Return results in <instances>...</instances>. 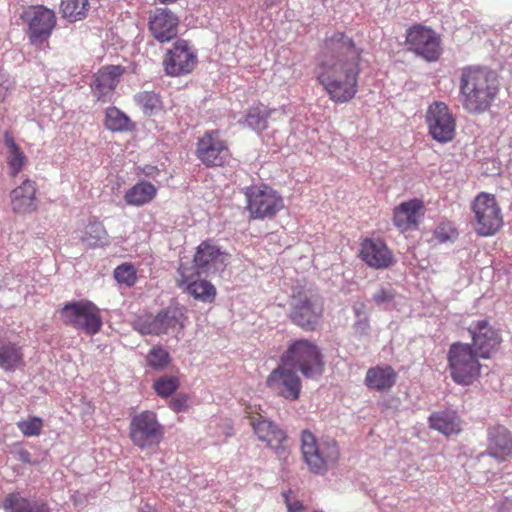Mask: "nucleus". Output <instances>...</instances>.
Here are the masks:
<instances>
[{"label":"nucleus","mask_w":512,"mask_h":512,"mask_svg":"<svg viewBox=\"0 0 512 512\" xmlns=\"http://www.w3.org/2000/svg\"><path fill=\"white\" fill-rule=\"evenodd\" d=\"M362 53L344 32L326 34L315 57L314 74L334 103H348L358 93Z\"/></svg>","instance_id":"nucleus-1"},{"label":"nucleus","mask_w":512,"mask_h":512,"mask_svg":"<svg viewBox=\"0 0 512 512\" xmlns=\"http://www.w3.org/2000/svg\"><path fill=\"white\" fill-rule=\"evenodd\" d=\"M499 91L497 73L486 66H466L459 77L458 100L470 114L489 110Z\"/></svg>","instance_id":"nucleus-2"},{"label":"nucleus","mask_w":512,"mask_h":512,"mask_svg":"<svg viewBox=\"0 0 512 512\" xmlns=\"http://www.w3.org/2000/svg\"><path fill=\"white\" fill-rule=\"evenodd\" d=\"M280 362L295 372L299 371L307 379H319L325 370L320 348L305 338L292 341L282 353Z\"/></svg>","instance_id":"nucleus-3"},{"label":"nucleus","mask_w":512,"mask_h":512,"mask_svg":"<svg viewBox=\"0 0 512 512\" xmlns=\"http://www.w3.org/2000/svg\"><path fill=\"white\" fill-rule=\"evenodd\" d=\"M324 300L312 290H302L292 295L289 302L290 321L305 332L316 331L323 320Z\"/></svg>","instance_id":"nucleus-4"},{"label":"nucleus","mask_w":512,"mask_h":512,"mask_svg":"<svg viewBox=\"0 0 512 512\" xmlns=\"http://www.w3.org/2000/svg\"><path fill=\"white\" fill-rule=\"evenodd\" d=\"M229 263V254L220 250L210 241H203L197 247L193 264H180L178 273L187 281L194 277L212 276L222 273Z\"/></svg>","instance_id":"nucleus-5"},{"label":"nucleus","mask_w":512,"mask_h":512,"mask_svg":"<svg viewBox=\"0 0 512 512\" xmlns=\"http://www.w3.org/2000/svg\"><path fill=\"white\" fill-rule=\"evenodd\" d=\"M301 452L309 471L317 475H324L339 458V449L334 440L317 442L309 430L301 433Z\"/></svg>","instance_id":"nucleus-6"},{"label":"nucleus","mask_w":512,"mask_h":512,"mask_svg":"<svg viewBox=\"0 0 512 512\" xmlns=\"http://www.w3.org/2000/svg\"><path fill=\"white\" fill-rule=\"evenodd\" d=\"M480 358L470 344L456 342L448 350V367L452 380L460 385L468 386L480 374Z\"/></svg>","instance_id":"nucleus-7"},{"label":"nucleus","mask_w":512,"mask_h":512,"mask_svg":"<svg viewBox=\"0 0 512 512\" xmlns=\"http://www.w3.org/2000/svg\"><path fill=\"white\" fill-rule=\"evenodd\" d=\"M164 436V428L153 411L145 410L134 415L129 424V438L132 443L142 449H150L159 445Z\"/></svg>","instance_id":"nucleus-8"},{"label":"nucleus","mask_w":512,"mask_h":512,"mask_svg":"<svg viewBox=\"0 0 512 512\" xmlns=\"http://www.w3.org/2000/svg\"><path fill=\"white\" fill-rule=\"evenodd\" d=\"M247 210L253 219L272 218L284 204L281 196L266 185H252L244 189Z\"/></svg>","instance_id":"nucleus-9"},{"label":"nucleus","mask_w":512,"mask_h":512,"mask_svg":"<svg viewBox=\"0 0 512 512\" xmlns=\"http://www.w3.org/2000/svg\"><path fill=\"white\" fill-rule=\"evenodd\" d=\"M60 316L66 325L89 335L96 334L102 326L99 311L91 302H68L60 310Z\"/></svg>","instance_id":"nucleus-10"},{"label":"nucleus","mask_w":512,"mask_h":512,"mask_svg":"<svg viewBox=\"0 0 512 512\" xmlns=\"http://www.w3.org/2000/svg\"><path fill=\"white\" fill-rule=\"evenodd\" d=\"M475 230L481 236H491L502 226L501 209L494 196L480 193L472 203Z\"/></svg>","instance_id":"nucleus-11"},{"label":"nucleus","mask_w":512,"mask_h":512,"mask_svg":"<svg viewBox=\"0 0 512 512\" xmlns=\"http://www.w3.org/2000/svg\"><path fill=\"white\" fill-rule=\"evenodd\" d=\"M195 155L205 167L212 168L223 166L230 157V151L219 131L209 130L198 138Z\"/></svg>","instance_id":"nucleus-12"},{"label":"nucleus","mask_w":512,"mask_h":512,"mask_svg":"<svg viewBox=\"0 0 512 512\" xmlns=\"http://www.w3.org/2000/svg\"><path fill=\"white\" fill-rule=\"evenodd\" d=\"M183 320L182 309L169 306L156 316L140 321L137 330L143 335L176 334L184 328Z\"/></svg>","instance_id":"nucleus-13"},{"label":"nucleus","mask_w":512,"mask_h":512,"mask_svg":"<svg viewBox=\"0 0 512 512\" xmlns=\"http://www.w3.org/2000/svg\"><path fill=\"white\" fill-rule=\"evenodd\" d=\"M23 19L28 24V39L35 46L46 43L56 26L54 11L44 6L31 7L24 13Z\"/></svg>","instance_id":"nucleus-14"},{"label":"nucleus","mask_w":512,"mask_h":512,"mask_svg":"<svg viewBox=\"0 0 512 512\" xmlns=\"http://www.w3.org/2000/svg\"><path fill=\"white\" fill-rule=\"evenodd\" d=\"M406 45L409 51L426 61H437L441 55L440 38L431 28L414 25L407 30Z\"/></svg>","instance_id":"nucleus-15"},{"label":"nucleus","mask_w":512,"mask_h":512,"mask_svg":"<svg viewBox=\"0 0 512 512\" xmlns=\"http://www.w3.org/2000/svg\"><path fill=\"white\" fill-rule=\"evenodd\" d=\"M426 122L431 137L440 142H450L455 136V119L444 102H433L427 110Z\"/></svg>","instance_id":"nucleus-16"},{"label":"nucleus","mask_w":512,"mask_h":512,"mask_svg":"<svg viewBox=\"0 0 512 512\" xmlns=\"http://www.w3.org/2000/svg\"><path fill=\"white\" fill-rule=\"evenodd\" d=\"M468 331L472 338L471 347L480 358L488 359L498 350L502 341L501 335L488 320L472 322Z\"/></svg>","instance_id":"nucleus-17"},{"label":"nucleus","mask_w":512,"mask_h":512,"mask_svg":"<svg viewBox=\"0 0 512 512\" xmlns=\"http://www.w3.org/2000/svg\"><path fill=\"white\" fill-rule=\"evenodd\" d=\"M266 385L274 394L289 401L298 400L302 389L300 377L294 370L283 364L271 371Z\"/></svg>","instance_id":"nucleus-18"},{"label":"nucleus","mask_w":512,"mask_h":512,"mask_svg":"<svg viewBox=\"0 0 512 512\" xmlns=\"http://www.w3.org/2000/svg\"><path fill=\"white\" fill-rule=\"evenodd\" d=\"M163 64L167 75H185L192 72L196 66L197 56L186 40L178 39L173 48L166 53Z\"/></svg>","instance_id":"nucleus-19"},{"label":"nucleus","mask_w":512,"mask_h":512,"mask_svg":"<svg viewBox=\"0 0 512 512\" xmlns=\"http://www.w3.org/2000/svg\"><path fill=\"white\" fill-rule=\"evenodd\" d=\"M251 425L259 440L265 442L279 458L288 456V437L283 429L261 416L253 419Z\"/></svg>","instance_id":"nucleus-20"},{"label":"nucleus","mask_w":512,"mask_h":512,"mask_svg":"<svg viewBox=\"0 0 512 512\" xmlns=\"http://www.w3.org/2000/svg\"><path fill=\"white\" fill-rule=\"evenodd\" d=\"M178 17L168 8H156L149 17V31L160 43L169 42L178 34Z\"/></svg>","instance_id":"nucleus-21"},{"label":"nucleus","mask_w":512,"mask_h":512,"mask_svg":"<svg viewBox=\"0 0 512 512\" xmlns=\"http://www.w3.org/2000/svg\"><path fill=\"white\" fill-rule=\"evenodd\" d=\"M487 441L488 446L485 454L499 462L504 461L512 453V435L503 425L488 427Z\"/></svg>","instance_id":"nucleus-22"},{"label":"nucleus","mask_w":512,"mask_h":512,"mask_svg":"<svg viewBox=\"0 0 512 512\" xmlns=\"http://www.w3.org/2000/svg\"><path fill=\"white\" fill-rule=\"evenodd\" d=\"M360 255L368 266L376 269L388 268L394 261L392 252L381 240L366 239L361 245Z\"/></svg>","instance_id":"nucleus-23"},{"label":"nucleus","mask_w":512,"mask_h":512,"mask_svg":"<svg viewBox=\"0 0 512 512\" xmlns=\"http://www.w3.org/2000/svg\"><path fill=\"white\" fill-rule=\"evenodd\" d=\"M36 183L26 179L10 193L12 209L16 213H29L37 208Z\"/></svg>","instance_id":"nucleus-24"},{"label":"nucleus","mask_w":512,"mask_h":512,"mask_svg":"<svg viewBox=\"0 0 512 512\" xmlns=\"http://www.w3.org/2000/svg\"><path fill=\"white\" fill-rule=\"evenodd\" d=\"M397 381V373L390 365H378L367 370L365 385L379 392L390 390Z\"/></svg>","instance_id":"nucleus-25"},{"label":"nucleus","mask_w":512,"mask_h":512,"mask_svg":"<svg viewBox=\"0 0 512 512\" xmlns=\"http://www.w3.org/2000/svg\"><path fill=\"white\" fill-rule=\"evenodd\" d=\"M422 208L419 200L401 203L394 209L393 223L401 231H407L417 226V215Z\"/></svg>","instance_id":"nucleus-26"},{"label":"nucleus","mask_w":512,"mask_h":512,"mask_svg":"<svg viewBox=\"0 0 512 512\" xmlns=\"http://www.w3.org/2000/svg\"><path fill=\"white\" fill-rule=\"evenodd\" d=\"M429 426L440 433L449 436L461 431V420L453 410L433 412L428 418Z\"/></svg>","instance_id":"nucleus-27"},{"label":"nucleus","mask_w":512,"mask_h":512,"mask_svg":"<svg viewBox=\"0 0 512 512\" xmlns=\"http://www.w3.org/2000/svg\"><path fill=\"white\" fill-rule=\"evenodd\" d=\"M157 193V188L150 182L140 181L128 189L124 200L128 205L142 206L151 202Z\"/></svg>","instance_id":"nucleus-28"},{"label":"nucleus","mask_w":512,"mask_h":512,"mask_svg":"<svg viewBox=\"0 0 512 512\" xmlns=\"http://www.w3.org/2000/svg\"><path fill=\"white\" fill-rule=\"evenodd\" d=\"M23 363L20 347L11 342L0 343V368L14 372Z\"/></svg>","instance_id":"nucleus-29"},{"label":"nucleus","mask_w":512,"mask_h":512,"mask_svg":"<svg viewBox=\"0 0 512 512\" xmlns=\"http://www.w3.org/2000/svg\"><path fill=\"white\" fill-rule=\"evenodd\" d=\"M122 70L119 66H107L95 76L93 86L101 93L107 94L114 90L119 82Z\"/></svg>","instance_id":"nucleus-30"},{"label":"nucleus","mask_w":512,"mask_h":512,"mask_svg":"<svg viewBox=\"0 0 512 512\" xmlns=\"http://www.w3.org/2000/svg\"><path fill=\"white\" fill-rule=\"evenodd\" d=\"M197 278L198 277H194L188 281L185 278H182V281L187 283V293L202 302H213L216 297V288L210 282L206 280H198Z\"/></svg>","instance_id":"nucleus-31"},{"label":"nucleus","mask_w":512,"mask_h":512,"mask_svg":"<svg viewBox=\"0 0 512 512\" xmlns=\"http://www.w3.org/2000/svg\"><path fill=\"white\" fill-rule=\"evenodd\" d=\"M3 140L4 145L8 149L7 160L11 169V173L12 175H16L24 166L26 157L19 146L15 143L13 136L8 131H5Z\"/></svg>","instance_id":"nucleus-32"},{"label":"nucleus","mask_w":512,"mask_h":512,"mask_svg":"<svg viewBox=\"0 0 512 512\" xmlns=\"http://www.w3.org/2000/svg\"><path fill=\"white\" fill-rule=\"evenodd\" d=\"M105 127L112 132H122L131 129L130 118L116 107H108L105 112Z\"/></svg>","instance_id":"nucleus-33"},{"label":"nucleus","mask_w":512,"mask_h":512,"mask_svg":"<svg viewBox=\"0 0 512 512\" xmlns=\"http://www.w3.org/2000/svg\"><path fill=\"white\" fill-rule=\"evenodd\" d=\"M88 0H62L60 10L63 18L70 22L84 19L88 13Z\"/></svg>","instance_id":"nucleus-34"},{"label":"nucleus","mask_w":512,"mask_h":512,"mask_svg":"<svg viewBox=\"0 0 512 512\" xmlns=\"http://www.w3.org/2000/svg\"><path fill=\"white\" fill-rule=\"evenodd\" d=\"M268 117L265 108L254 107L247 112L244 123L255 131H262L267 128Z\"/></svg>","instance_id":"nucleus-35"},{"label":"nucleus","mask_w":512,"mask_h":512,"mask_svg":"<svg viewBox=\"0 0 512 512\" xmlns=\"http://www.w3.org/2000/svg\"><path fill=\"white\" fill-rule=\"evenodd\" d=\"M398 294L391 286H381L372 296V301L385 310H391L396 303Z\"/></svg>","instance_id":"nucleus-36"},{"label":"nucleus","mask_w":512,"mask_h":512,"mask_svg":"<svg viewBox=\"0 0 512 512\" xmlns=\"http://www.w3.org/2000/svg\"><path fill=\"white\" fill-rule=\"evenodd\" d=\"M134 100L146 115H152L160 106L159 96L152 91L139 92L134 96Z\"/></svg>","instance_id":"nucleus-37"},{"label":"nucleus","mask_w":512,"mask_h":512,"mask_svg":"<svg viewBox=\"0 0 512 512\" xmlns=\"http://www.w3.org/2000/svg\"><path fill=\"white\" fill-rule=\"evenodd\" d=\"M171 361L169 352L162 346H154L147 355L149 366L155 370L164 369Z\"/></svg>","instance_id":"nucleus-38"},{"label":"nucleus","mask_w":512,"mask_h":512,"mask_svg":"<svg viewBox=\"0 0 512 512\" xmlns=\"http://www.w3.org/2000/svg\"><path fill=\"white\" fill-rule=\"evenodd\" d=\"M84 239L91 246L104 244L107 239V233L103 224L100 222H90L85 228Z\"/></svg>","instance_id":"nucleus-39"},{"label":"nucleus","mask_w":512,"mask_h":512,"mask_svg":"<svg viewBox=\"0 0 512 512\" xmlns=\"http://www.w3.org/2000/svg\"><path fill=\"white\" fill-rule=\"evenodd\" d=\"M17 428L26 437L39 436L43 429V420L37 416H30L16 423Z\"/></svg>","instance_id":"nucleus-40"},{"label":"nucleus","mask_w":512,"mask_h":512,"mask_svg":"<svg viewBox=\"0 0 512 512\" xmlns=\"http://www.w3.org/2000/svg\"><path fill=\"white\" fill-rule=\"evenodd\" d=\"M114 278L118 283L132 287L137 281L136 270L132 264L123 263L115 268Z\"/></svg>","instance_id":"nucleus-41"},{"label":"nucleus","mask_w":512,"mask_h":512,"mask_svg":"<svg viewBox=\"0 0 512 512\" xmlns=\"http://www.w3.org/2000/svg\"><path fill=\"white\" fill-rule=\"evenodd\" d=\"M179 387V380L175 376H162L154 382V389L161 397L172 395Z\"/></svg>","instance_id":"nucleus-42"},{"label":"nucleus","mask_w":512,"mask_h":512,"mask_svg":"<svg viewBox=\"0 0 512 512\" xmlns=\"http://www.w3.org/2000/svg\"><path fill=\"white\" fill-rule=\"evenodd\" d=\"M25 501L26 498L20 492H12L3 498L1 507L5 512H23Z\"/></svg>","instance_id":"nucleus-43"},{"label":"nucleus","mask_w":512,"mask_h":512,"mask_svg":"<svg viewBox=\"0 0 512 512\" xmlns=\"http://www.w3.org/2000/svg\"><path fill=\"white\" fill-rule=\"evenodd\" d=\"M352 328L354 336L358 339L368 338L370 335V324L366 316L355 321Z\"/></svg>","instance_id":"nucleus-44"},{"label":"nucleus","mask_w":512,"mask_h":512,"mask_svg":"<svg viewBox=\"0 0 512 512\" xmlns=\"http://www.w3.org/2000/svg\"><path fill=\"white\" fill-rule=\"evenodd\" d=\"M23 512H51V509L44 499H28L25 501Z\"/></svg>","instance_id":"nucleus-45"},{"label":"nucleus","mask_w":512,"mask_h":512,"mask_svg":"<svg viewBox=\"0 0 512 512\" xmlns=\"http://www.w3.org/2000/svg\"><path fill=\"white\" fill-rule=\"evenodd\" d=\"M188 406V398L186 395H178L171 399L170 408L174 412H182L186 410Z\"/></svg>","instance_id":"nucleus-46"},{"label":"nucleus","mask_w":512,"mask_h":512,"mask_svg":"<svg viewBox=\"0 0 512 512\" xmlns=\"http://www.w3.org/2000/svg\"><path fill=\"white\" fill-rule=\"evenodd\" d=\"M18 459L25 464L32 463V455L27 449H21L18 451Z\"/></svg>","instance_id":"nucleus-47"},{"label":"nucleus","mask_w":512,"mask_h":512,"mask_svg":"<svg viewBox=\"0 0 512 512\" xmlns=\"http://www.w3.org/2000/svg\"><path fill=\"white\" fill-rule=\"evenodd\" d=\"M435 238L440 242V243H444L446 242L447 240L450 239L449 235L444 232L443 228H438L436 231H435Z\"/></svg>","instance_id":"nucleus-48"},{"label":"nucleus","mask_w":512,"mask_h":512,"mask_svg":"<svg viewBox=\"0 0 512 512\" xmlns=\"http://www.w3.org/2000/svg\"><path fill=\"white\" fill-rule=\"evenodd\" d=\"M143 172L146 176L148 177H155L156 175L159 174V169L155 166H151V165H147L145 166V168L143 169Z\"/></svg>","instance_id":"nucleus-49"},{"label":"nucleus","mask_w":512,"mask_h":512,"mask_svg":"<svg viewBox=\"0 0 512 512\" xmlns=\"http://www.w3.org/2000/svg\"><path fill=\"white\" fill-rule=\"evenodd\" d=\"M302 509V504L300 502H295L293 504L288 505L289 512H298Z\"/></svg>","instance_id":"nucleus-50"},{"label":"nucleus","mask_w":512,"mask_h":512,"mask_svg":"<svg viewBox=\"0 0 512 512\" xmlns=\"http://www.w3.org/2000/svg\"><path fill=\"white\" fill-rule=\"evenodd\" d=\"M353 310L355 312V315L358 317V319L363 318L362 315V307L354 306Z\"/></svg>","instance_id":"nucleus-51"},{"label":"nucleus","mask_w":512,"mask_h":512,"mask_svg":"<svg viewBox=\"0 0 512 512\" xmlns=\"http://www.w3.org/2000/svg\"><path fill=\"white\" fill-rule=\"evenodd\" d=\"M7 90L8 88L0 87V102H2L5 99Z\"/></svg>","instance_id":"nucleus-52"},{"label":"nucleus","mask_w":512,"mask_h":512,"mask_svg":"<svg viewBox=\"0 0 512 512\" xmlns=\"http://www.w3.org/2000/svg\"><path fill=\"white\" fill-rule=\"evenodd\" d=\"M3 78H4V76L2 74H0V87L9 88L8 81L4 80Z\"/></svg>","instance_id":"nucleus-53"},{"label":"nucleus","mask_w":512,"mask_h":512,"mask_svg":"<svg viewBox=\"0 0 512 512\" xmlns=\"http://www.w3.org/2000/svg\"><path fill=\"white\" fill-rule=\"evenodd\" d=\"M160 3L162 4H168V3H174L176 2L177 0H158Z\"/></svg>","instance_id":"nucleus-54"},{"label":"nucleus","mask_w":512,"mask_h":512,"mask_svg":"<svg viewBox=\"0 0 512 512\" xmlns=\"http://www.w3.org/2000/svg\"><path fill=\"white\" fill-rule=\"evenodd\" d=\"M147 510L142 509L140 512H155L151 507L147 506Z\"/></svg>","instance_id":"nucleus-55"}]
</instances>
